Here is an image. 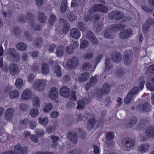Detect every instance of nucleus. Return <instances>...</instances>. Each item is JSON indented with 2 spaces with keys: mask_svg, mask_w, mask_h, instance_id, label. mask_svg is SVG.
Returning <instances> with one entry per match:
<instances>
[{
  "mask_svg": "<svg viewBox=\"0 0 154 154\" xmlns=\"http://www.w3.org/2000/svg\"><path fill=\"white\" fill-rule=\"evenodd\" d=\"M125 25L123 24L118 23L112 25L110 28H107L105 31L104 36L109 38H114L113 32L125 29Z\"/></svg>",
  "mask_w": 154,
  "mask_h": 154,
  "instance_id": "1",
  "label": "nucleus"
},
{
  "mask_svg": "<svg viewBox=\"0 0 154 154\" xmlns=\"http://www.w3.org/2000/svg\"><path fill=\"white\" fill-rule=\"evenodd\" d=\"M6 54L9 58L13 59L16 62H18L20 59V54L13 48H8L7 50Z\"/></svg>",
  "mask_w": 154,
  "mask_h": 154,
  "instance_id": "2",
  "label": "nucleus"
},
{
  "mask_svg": "<svg viewBox=\"0 0 154 154\" xmlns=\"http://www.w3.org/2000/svg\"><path fill=\"white\" fill-rule=\"evenodd\" d=\"M109 11L108 8L101 4L94 5V7L89 10V13L91 14L93 12H99L104 13H107Z\"/></svg>",
  "mask_w": 154,
  "mask_h": 154,
  "instance_id": "3",
  "label": "nucleus"
},
{
  "mask_svg": "<svg viewBox=\"0 0 154 154\" xmlns=\"http://www.w3.org/2000/svg\"><path fill=\"white\" fill-rule=\"evenodd\" d=\"M124 13L120 11H112L109 13L108 15V18L110 20H119L123 17Z\"/></svg>",
  "mask_w": 154,
  "mask_h": 154,
  "instance_id": "4",
  "label": "nucleus"
},
{
  "mask_svg": "<svg viewBox=\"0 0 154 154\" xmlns=\"http://www.w3.org/2000/svg\"><path fill=\"white\" fill-rule=\"evenodd\" d=\"M68 139L71 142L74 144L77 143L78 141V135L77 129L75 131H69L67 134Z\"/></svg>",
  "mask_w": 154,
  "mask_h": 154,
  "instance_id": "5",
  "label": "nucleus"
},
{
  "mask_svg": "<svg viewBox=\"0 0 154 154\" xmlns=\"http://www.w3.org/2000/svg\"><path fill=\"white\" fill-rule=\"evenodd\" d=\"M47 82L45 80L41 79L35 81L33 85V88L38 91H42L46 85Z\"/></svg>",
  "mask_w": 154,
  "mask_h": 154,
  "instance_id": "6",
  "label": "nucleus"
},
{
  "mask_svg": "<svg viewBox=\"0 0 154 154\" xmlns=\"http://www.w3.org/2000/svg\"><path fill=\"white\" fill-rule=\"evenodd\" d=\"M79 60L76 57H73L71 59L68 60L66 65L70 69H74L79 65Z\"/></svg>",
  "mask_w": 154,
  "mask_h": 154,
  "instance_id": "7",
  "label": "nucleus"
},
{
  "mask_svg": "<svg viewBox=\"0 0 154 154\" xmlns=\"http://www.w3.org/2000/svg\"><path fill=\"white\" fill-rule=\"evenodd\" d=\"M133 56V54L131 51L128 50L125 51L123 56L124 62L125 65H129L131 63Z\"/></svg>",
  "mask_w": 154,
  "mask_h": 154,
  "instance_id": "8",
  "label": "nucleus"
},
{
  "mask_svg": "<svg viewBox=\"0 0 154 154\" xmlns=\"http://www.w3.org/2000/svg\"><path fill=\"white\" fill-rule=\"evenodd\" d=\"M151 107V104L148 103H146L142 104H139L137 106V109L139 111L147 112L150 111Z\"/></svg>",
  "mask_w": 154,
  "mask_h": 154,
  "instance_id": "9",
  "label": "nucleus"
},
{
  "mask_svg": "<svg viewBox=\"0 0 154 154\" xmlns=\"http://www.w3.org/2000/svg\"><path fill=\"white\" fill-rule=\"evenodd\" d=\"M122 143L126 147L130 148L135 145V141L134 139H131L129 137H126L123 139Z\"/></svg>",
  "mask_w": 154,
  "mask_h": 154,
  "instance_id": "10",
  "label": "nucleus"
},
{
  "mask_svg": "<svg viewBox=\"0 0 154 154\" xmlns=\"http://www.w3.org/2000/svg\"><path fill=\"white\" fill-rule=\"evenodd\" d=\"M9 69L10 73L12 76H15L18 74L19 72V67L15 63H11L9 65Z\"/></svg>",
  "mask_w": 154,
  "mask_h": 154,
  "instance_id": "11",
  "label": "nucleus"
},
{
  "mask_svg": "<svg viewBox=\"0 0 154 154\" xmlns=\"http://www.w3.org/2000/svg\"><path fill=\"white\" fill-rule=\"evenodd\" d=\"M154 23V20L152 19H148L143 24L142 30L144 33H146L150 28L151 26Z\"/></svg>",
  "mask_w": 154,
  "mask_h": 154,
  "instance_id": "12",
  "label": "nucleus"
},
{
  "mask_svg": "<svg viewBox=\"0 0 154 154\" xmlns=\"http://www.w3.org/2000/svg\"><path fill=\"white\" fill-rule=\"evenodd\" d=\"M59 21L63 26L62 30L63 33L66 34L69 31L70 29V26L66 20L61 18L59 20Z\"/></svg>",
  "mask_w": 154,
  "mask_h": 154,
  "instance_id": "13",
  "label": "nucleus"
},
{
  "mask_svg": "<svg viewBox=\"0 0 154 154\" xmlns=\"http://www.w3.org/2000/svg\"><path fill=\"white\" fill-rule=\"evenodd\" d=\"M86 38H88L93 44H97L98 41L93 33L91 31H88L86 34Z\"/></svg>",
  "mask_w": 154,
  "mask_h": 154,
  "instance_id": "14",
  "label": "nucleus"
},
{
  "mask_svg": "<svg viewBox=\"0 0 154 154\" xmlns=\"http://www.w3.org/2000/svg\"><path fill=\"white\" fill-rule=\"evenodd\" d=\"M114 138V134L112 132H109L106 135L105 143L108 146H110L113 143V140Z\"/></svg>",
  "mask_w": 154,
  "mask_h": 154,
  "instance_id": "15",
  "label": "nucleus"
},
{
  "mask_svg": "<svg viewBox=\"0 0 154 154\" xmlns=\"http://www.w3.org/2000/svg\"><path fill=\"white\" fill-rule=\"evenodd\" d=\"M132 33V30L130 29H125L119 33L120 37L123 39H125L130 36Z\"/></svg>",
  "mask_w": 154,
  "mask_h": 154,
  "instance_id": "16",
  "label": "nucleus"
},
{
  "mask_svg": "<svg viewBox=\"0 0 154 154\" xmlns=\"http://www.w3.org/2000/svg\"><path fill=\"white\" fill-rule=\"evenodd\" d=\"M70 35L75 39H78L80 36V31L76 28L72 29L70 31Z\"/></svg>",
  "mask_w": 154,
  "mask_h": 154,
  "instance_id": "17",
  "label": "nucleus"
},
{
  "mask_svg": "<svg viewBox=\"0 0 154 154\" xmlns=\"http://www.w3.org/2000/svg\"><path fill=\"white\" fill-rule=\"evenodd\" d=\"M137 122V119L136 116H133L130 119L126 122V127L131 128L135 125Z\"/></svg>",
  "mask_w": 154,
  "mask_h": 154,
  "instance_id": "18",
  "label": "nucleus"
},
{
  "mask_svg": "<svg viewBox=\"0 0 154 154\" xmlns=\"http://www.w3.org/2000/svg\"><path fill=\"white\" fill-rule=\"evenodd\" d=\"M14 112V110L13 109L8 108L7 109L5 113V119L8 121L11 120L13 118V113Z\"/></svg>",
  "mask_w": 154,
  "mask_h": 154,
  "instance_id": "19",
  "label": "nucleus"
},
{
  "mask_svg": "<svg viewBox=\"0 0 154 154\" xmlns=\"http://www.w3.org/2000/svg\"><path fill=\"white\" fill-rule=\"evenodd\" d=\"M90 102V101L87 98H83L79 100L78 102V106L77 107V109H82L83 106L85 104H88Z\"/></svg>",
  "mask_w": 154,
  "mask_h": 154,
  "instance_id": "20",
  "label": "nucleus"
},
{
  "mask_svg": "<svg viewBox=\"0 0 154 154\" xmlns=\"http://www.w3.org/2000/svg\"><path fill=\"white\" fill-rule=\"evenodd\" d=\"M60 95L64 97H68L69 96L70 90L65 86H63L60 89Z\"/></svg>",
  "mask_w": 154,
  "mask_h": 154,
  "instance_id": "21",
  "label": "nucleus"
},
{
  "mask_svg": "<svg viewBox=\"0 0 154 154\" xmlns=\"http://www.w3.org/2000/svg\"><path fill=\"white\" fill-rule=\"evenodd\" d=\"M97 118L95 116L89 120L88 122L87 128L89 130H91L95 126L97 121Z\"/></svg>",
  "mask_w": 154,
  "mask_h": 154,
  "instance_id": "22",
  "label": "nucleus"
},
{
  "mask_svg": "<svg viewBox=\"0 0 154 154\" xmlns=\"http://www.w3.org/2000/svg\"><path fill=\"white\" fill-rule=\"evenodd\" d=\"M111 58L115 62H120L122 60V57L119 53L114 52L111 55Z\"/></svg>",
  "mask_w": 154,
  "mask_h": 154,
  "instance_id": "23",
  "label": "nucleus"
},
{
  "mask_svg": "<svg viewBox=\"0 0 154 154\" xmlns=\"http://www.w3.org/2000/svg\"><path fill=\"white\" fill-rule=\"evenodd\" d=\"M49 95L51 99H56L58 97V90L55 88H52L50 91Z\"/></svg>",
  "mask_w": 154,
  "mask_h": 154,
  "instance_id": "24",
  "label": "nucleus"
},
{
  "mask_svg": "<svg viewBox=\"0 0 154 154\" xmlns=\"http://www.w3.org/2000/svg\"><path fill=\"white\" fill-rule=\"evenodd\" d=\"M32 93L29 89H26L24 91L22 94V98L24 100L30 99L32 97Z\"/></svg>",
  "mask_w": 154,
  "mask_h": 154,
  "instance_id": "25",
  "label": "nucleus"
},
{
  "mask_svg": "<svg viewBox=\"0 0 154 154\" xmlns=\"http://www.w3.org/2000/svg\"><path fill=\"white\" fill-rule=\"evenodd\" d=\"M90 77V74L88 72H85L80 75L79 78V81L81 82H83L87 81Z\"/></svg>",
  "mask_w": 154,
  "mask_h": 154,
  "instance_id": "26",
  "label": "nucleus"
},
{
  "mask_svg": "<svg viewBox=\"0 0 154 154\" xmlns=\"http://www.w3.org/2000/svg\"><path fill=\"white\" fill-rule=\"evenodd\" d=\"M29 23L30 25H33L35 23V15L30 12H28L27 14Z\"/></svg>",
  "mask_w": 154,
  "mask_h": 154,
  "instance_id": "27",
  "label": "nucleus"
},
{
  "mask_svg": "<svg viewBox=\"0 0 154 154\" xmlns=\"http://www.w3.org/2000/svg\"><path fill=\"white\" fill-rule=\"evenodd\" d=\"M42 72L44 75H47L48 74L50 71L49 66L46 63H43L42 66Z\"/></svg>",
  "mask_w": 154,
  "mask_h": 154,
  "instance_id": "28",
  "label": "nucleus"
},
{
  "mask_svg": "<svg viewBox=\"0 0 154 154\" xmlns=\"http://www.w3.org/2000/svg\"><path fill=\"white\" fill-rule=\"evenodd\" d=\"M150 148V146L148 144H144L139 146L138 150L141 153H144L147 151Z\"/></svg>",
  "mask_w": 154,
  "mask_h": 154,
  "instance_id": "29",
  "label": "nucleus"
},
{
  "mask_svg": "<svg viewBox=\"0 0 154 154\" xmlns=\"http://www.w3.org/2000/svg\"><path fill=\"white\" fill-rule=\"evenodd\" d=\"M17 48L19 50L23 51L26 50L27 48V45L24 42H20L17 44Z\"/></svg>",
  "mask_w": 154,
  "mask_h": 154,
  "instance_id": "30",
  "label": "nucleus"
},
{
  "mask_svg": "<svg viewBox=\"0 0 154 154\" xmlns=\"http://www.w3.org/2000/svg\"><path fill=\"white\" fill-rule=\"evenodd\" d=\"M147 122L144 118L141 119L139 121L138 125H137V129L140 130L146 127Z\"/></svg>",
  "mask_w": 154,
  "mask_h": 154,
  "instance_id": "31",
  "label": "nucleus"
},
{
  "mask_svg": "<svg viewBox=\"0 0 154 154\" xmlns=\"http://www.w3.org/2000/svg\"><path fill=\"white\" fill-rule=\"evenodd\" d=\"M110 61L109 59H107L106 60L105 63V69L104 70L105 72H107L112 67V66L110 63Z\"/></svg>",
  "mask_w": 154,
  "mask_h": 154,
  "instance_id": "32",
  "label": "nucleus"
},
{
  "mask_svg": "<svg viewBox=\"0 0 154 154\" xmlns=\"http://www.w3.org/2000/svg\"><path fill=\"white\" fill-rule=\"evenodd\" d=\"M110 89V85L108 83H105L103 85L101 90L106 95L109 93Z\"/></svg>",
  "mask_w": 154,
  "mask_h": 154,
  "instance_id": "33",
  "label": "nucleus"
},
{
  "mask_svg": "<svg viewBox=\"0 0 154 154\" xmlns=\"http://www.w3.org/2000/svg\"><path fill=\"white\" fill-rule=\"evenodd\" d=\"M68 7L67 2L66 0H63L62 2L60 7V10L62 13L66 12Z\"/></svg>",
  "mask_w": 154,
  "mask_h": 154,
  "instance_id": "34",
  "label": "nucleus"
},
{
  "mask_svg": "<svg viewBox=\"0 0 154 154\" xmlns=\"http://www.w3.org/2000/svg\"><path fill=\"white\" fill-rule=\"evenodd\" d=\"M38 19L40 22L42 23H45L47 20L45 14L42 12L38 13Z\"/></svg>",
  "mask_w": 154,
  "mask_h": 154,
  "instance_id": "35",
  "label": "nucleus"
},
{
  "mask_svg": "<svg viewBox=\"0 0 154 154\" xmlns=\"http://www.w3.org/2000/svg\"><path fill=\"white\" fill-rule=\"evenodd\" d=\"M34 46L36 47H40L42 45V41L41 38L38 37L35 39L34 43Z\"/></svg>",
  "mask_w": 154,
  "mask_h": 154,
  "instance_id": "36",
  "label": "nucleus"
},
{
  "mask_svg": "<svg viewBox=\"0 0 154 154\" xmlns=\"http://www.w3.org/2000/svg\"><path fill=\"white\" fill-rule=\"evenodd\" d=\"M9 95L11 99H14L18 97L19 93L17 90H15L14 91L10 92Z\"/></svg>",
  "mask_w": 154,
  "mask_h": 154,
  "instance_id": "37",
  "label": "nucleus"
},
{
  "mask_svg": "<svg viewBox=\"0 0 154 154\" xmlns=\"http://www.w3.org/2000/svg\"><path fill=\"white\" fill-rule=\"evenodd\" d=\"M57 56L60 57H62L63 54V48L61 46H58L57 49L56 51Z\"/></svg>",
  "mask_w": 154,
  "mask_h": 154,
  "instance_id": "38",
  "label": "nucleus"
},
{
  "mask_svg": "<svg viewBox=\"0 0 154 154\" xmlns=\"http://www.w3.org/2000/svg\"><path fill=\"white\" fill-rule=\"evenodd\" d=\"M48 121L49 120L47 118L40 117L38 119V122L39 124L44 126L47 125Z\"/></svg>",
  "mask_w": 154,
  "mask_h": 154,
  "instance_id": "39",
  "label": "nucleus"
},
{
  "mask_svg": "<svg viewBox=\"0 0 154 154\" xmlns=\"http://www.w3.org/2000/svg\"><path fill=\"white\" fill-rule=\"evenodd\" d=\"M15 85L17 88L20 89L21 88L22 86L24 85V83L22 79L18 78L17 79Z\"/></svg>",
  "mask_w": 154,
  "mask_h": 154,
  "instance_id": "40",
  "label": "nucleus"
},
{
  "mask_svg": "<svg viewBox=\"0 0 154 154\" xmlns=\"http://www.w3.org/2000/svg\"><path fill=\"white\" fill-rule=\"evenodd\" d=\"M146 135L149 137H154V127H151L146 131Z\"/></svg>",
  "mask_w": 154,
  "mask_h": 154,
  "instance_id": "41",
  "label": "nucleus"
},
{
  "mask_svg": "<svg viewBox=\"0 0 154 154\" xmlns=\"http://www.w3.org/2000/svg\"><path fill=\"white\" fill-rule=\"evenodd\" d=\"M33 106L34 108H37L40 106L39 98L38 97H35L33 98Z\"/></svg>",
  "mask_w": 154,
  "mask_h": 154,
  "instance_id": "42",
  "label": "nucleus"
},
{
  "mask_svg": "<svg viewBox=\"0 0 154 154\" xmlns=\"http://www.w3.org/2000/svg\"><path fill=\"white\" fill-rule=\"evenodd\" d=\"M67 17L68 20L71 22L75 20L77 18L76 16L71 12L68 13Z\"/></svg>",
  "mask_w": 154,
  "mask_h": 154,
  "instance_id": "43",
  "label": "nucleus"
},
{
  "mask_svg": "<svg viewBox=\"0 0 154 154\" xmlns=\"http://www.w3.org/2000/svg\"><path fill=\"white\" fill-rule=\"evenodd\" d=\"M38 108H34L30 111V115L33 117H35L38 116Z\"/></svg>",
  "mask_w": 154,
  "mask_h": 154,
  "instance_id": "44",
  "label": "nucleus"
},
{
  "mask_svg": "<svg viewBox=\"0 0 154 154\" xmlns=\"http://www.w3.org/2000/svg\"><path fill=\"white\" fill-rule=\"evenodd\" d=\"M78 134H79V136L82 139H85L86 137V133L81 128H77V129Z\"/></svg>",
  "mask_w": 154,
  "mask_h": 154,
  "instance_id": "45",
  "label": "nucleus"
},
{
  "mask_svg": "<svg viewBox=\"0 0 154 154\" xmlns=\"http://www.w3.org/2000/svg\"><path fill=\"white\" fill-rule=\"evenodd\" d=\"M51 138L52 141L51 145L53 146V148H54L56 146L57 144V141L59 140V138L56 136H51Z\"/></svg>",
  "mask_w": 154,
  "mask_h": 154,
  "instance_id": "46",
  "label": "nucleus"
},
{
  "mask_svg": "<svg viewBox=\"0 0 154 154\" xmlns=\"http://www.w3.org/2000/svg\"><path fill=\"white\" fill-rule=\"evenodd\" d=\"M92 67V65L89 63L85 62L82 64V69L83 70L87 71L88 70Z\"/></svg>",
  "mask_w": 154,
  "mask_h": 154,
  "instance_id": "47",
  "label": "nucleus"
},
{
  "mask_svg": "<svg viewBox=\"0 0 154 154\" xmlns=\"http://www.w3.org/2000/svg\"><path fill=\"white\" fill-rule=\"evenodd\" d=\"M77 26L80 30L82 31H85L86 29L85 25L82 22H79L77 24Z\"/></svg>",
  "mask_w": 154,
  "mask_h": 154,
  "instance_id": "48",
  "label": "nucleus"
},
{
  "mask_svg": "<svg viewBox=\"0 0 154 154\" xmlns=\"http://www.w3.org/2000/svg\"><path fill=\"white\" fill-rule=\"evenodd\" d=\"M54 70L56 73L57 75L59 77L61 75V67L59 65H56L54 68Z\"/></svg>",
  "mask_w": 154,
  "mask_h": 154,
  "instance_id": "49",
  "label": "nucleus"
},
{
  "mask_svg": "<svg viewBox=\"0 0 154 154\" xmlns=\"http://www.w3.org/2000/svg\"><path fill=\"white\" fill-rule=\"evenodd\" d=\"M20 110L23 112L27 111L29 109V106L26 104L22 103L19 106Z\"/></svg>",
  "mask_w": 154,
  "mask_h": 154,
  "instance_id": "50",
  "label": "nucleus"
},
{
  "mask_svg": "<svg viewBox=\"0 0 154 154\" xmlns=\"http://www.w3.org/2000/svg\"><path fill=\"white\" fill-rule=\"evenodd\" d=\"M20 31L18 27H14L12 31V34L15 36H18L20 34Z\"/></svg>",
  "mask_w": 154,
  "mask_h": 154,
  "instance_id": "51",
  "label": "nucleus"
},
{
  "mask_svg": "<svg viewBox=\"0 0 154 154\" xmlns=\"http://www.w3.org/2000/svg\"><path fill=\"white\" fill-rule=\"evenodd\" d=\"M139 89L137 86H135L129 92V93L132 96L136 94L139 92Z\"/></svg>",
  "mask_w": 154,
  "mask_h": 154,
  "instance_id": "52",
  "label": "nucleus"
},
{
  "mask_svg": "<svg viewBox=\"0 0 154 154\" xmlns=\"http://www.w3.org/2000/svg\"><path fill=\"white\" fill-rule=\"evenodd\" d=\"M21 145L19 143L15 145L14 147V152L17 154H20V152H21L20 150H21Z\"/></svg>",
  "mask_w": 154,
  "mask_h": 154,
  "instance_id": "53",
  "label": "nucleus"
},
{
  "mask_svg": "<svg viewBox=\"0 0 154 154\" xmlns=\"http://www.w3.org/2000/svg\"><path fill=\"white\" fill-rule=\"evenodd\" d=\"M70 46L73 48L74 49L78 48L79 46V44L78 41L73 40L71 42Z\"/></svg>",
  "mask_w": 154,
  "mask_h": 154,
  "instance_id": "54",
  "label": "nucleus"
},
{
  "mask_svg": "<svg viewBox=\"0 0 154 154\" xmlns=\"http://www.w3.org/2000/svg\"><path fill=\"white\" fill-rule=\"evenodd\" d=\"M53 108V105L51 103H49L46 104L45 107L44 109L45 112H48L50 111Z\"/></svg>",
  "mask_w": 154,
  "mask_h": 154,
  "instance_id": "55",
  "label": "nucleus"
},
{
  "mask_svg": "<svg viewBox=\"0 0 154 154\" xmlns=\"http://www.w3.org/2000/svg\"><path fill=\"white\" fill-rule=\"evenodd\" d=\"M56 19V17L54 15L52 14L50 16L48 21L49 24L50 25H52Z\"/></svg>",
  "mask_w": 154,
  "mask_h": 154,
  "instance_id": "56",
  "label": "nucleus"
},
{
  "mask_svg": "<svg viewBox=\"0 0 154 154\" xmlns=\"http://www.w3.org/2000/svg\"><path fill=\"white\" fill-rule=\"evenodd\" d=\"M132 97V95L128 93L127 94V97L125 99V103H129L131 101Z\"/></svg>",
  "mask_w": 154,
  "mask_h": 154,
  "instance_id": "57",
  "label": "nucleus"
},
{
  "mask_svg": "<svg viewBox=\"0 0 154 154\" xmlns=\"http://www.w3.org/2000/svg\"><path fill=\"white\" fill-rule=\"evenodd\" d=\"M35 133L37 134L38 137H39L42 136L44 134V131L39 129H36Z\"/></svg>",
  "mask_w": 154,
  "mask_h": 154,
  "instance_id": "58",
  "label": "nucleus"
},
{
  "mask_svg": "<svg viewBox=\"0 0 154 154\" xmlns=\"http://www.w3.org/2000/svg\"><path fill=\"white\" fill-rule=\"evenodd\" d=\"M55 130V125H52L51 126L48 127L46 129V132L49 133L53 132Z\"/></svg>",
  "mask_w": 154,
  "mask_h": 154,
  "instance_id": "59",
  "label": "nucleus"
},
{
  "mask_svg": "<svg viewBox=\"0 0 154 154\" xmlns=\"http://www.w3.org/2000/svg\"><path fill=\"white\" fill-rule=\"evenodd\" d=\"M74 49L73 48L69 46L66 47V52L69 54H71L74 52Z\"/></svg>",
  "mask_w": 154,
  "mask_h": 154,
  "instance_id": "60",
  "label": "nucleus"
},
{
  "mask_svg": "<svg viewBox=\"0 0 154 154\" xmlns=\"http://www.w3.org/2000/svg\"><path fill=\"white\" fill-rule=\"evenodd\" d=\"M97 75H95L94 76L91 78L90 79V83L92 86L94 85L97 82Z\"/></svg>",
  "mask_w": 154,
  "mask_h": 154,
  "instance_id": "61",
  "label": "nucleus"
},
{
  "mask_svg": "<svg viewBox=\"0 0 154 154\" xmlns=\"http://www.w3.org/2000/svg\"><path fill=\"white\" fill-rule=\"evenodd\" d=\"M31 140L35 142V143H37L39 141V139L38 138V136L36 134L32 135L30 136Z\"/></svg>",
  "mask_w": 154,
  "mask_h": 154,
  "instance_id": "62",
  "label": "nucleus"
},
{
  "mask_svg": "<svg viewBox=\"0 0 154 154\" xmlns=\"http://www.w3.org/2000/svg\"><path fill=\"white\" fill-rule=\"evenodd\" d=\"M80 3V0H72L71 3V5L75 7L79 5Z\"/></svg>",
  "mask_w": 154,
  "mask_h": 154,
  "instance_id": "63",
  "label": "nucleus"
},
{
  "mask_svg": "<svg viewBox=\"0 0 154 154\" xmlns=\"http://www.w3.org/2000/svg\"><path fill=\"white\" fill-rule=\"evenodd\" d=\"M93 56V54L92 53H89L84 54L83 57L84 59H88L92 58Z\"/></svg>",
  "mask_w": 154,
  "mask_h": 154,
  "instance_id": "64",
  "label": "nucleus"
}]
</instances>
